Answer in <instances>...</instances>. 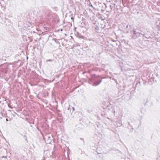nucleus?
I'll return each mask as SVG.
<instances>
[{"mask_svg": "<svg viewBox=\"0 0 160 160\" xmlns=\"http://www.w3.org/2000/svg\"><path fill=\"white\" fill-rule=\"evenodd\" d=\"M130 32L131 34V37L133 39H136L140 35V33H139L136 32L134 30L131 31Z\"/></svg>", "mask_w": 160, "mask_h": 160, "instance_id": "nucleus-1", "label": "nucleus"}, {"mask_svg": "<svg viewBox=\"0 0 160 160\" xmlns=\"http://www.w3.org/2000/svg\"><path fill=\"white\" fill-rule=\"evenodd\" d=\"M115 4L114 3H111L109 5V8H107V10H108V11H112V9L113 8H115Z\"/></svg>", "mask_w": 160, "mask_h": 160, "instance_id": "nucleus-2", "label": "nucleus"}, {"mask_svg": "<svg viewBox=\"0 0 160 160\" xmlns=\"http://www.w3.org/2000/svg\"><path fill=\"white\" fill-rule=\"evenodd\" d=\"M104 19H102L101 21V28H103L106 26V24L104 22L103 20Z\"/></svg>", "mask_w": 160, "mask_h": 160, "instance_id": "nucleus-3", "label": "nucleus"}, {"mask_svg": "<svg viewBox=\"0 0 160 160\" xmlns=\"http://www.w3.org/2000/svg\"><path fill=\"white\" fill-rule=\"evenodd\" d=\"M102 8L101 9V10L102 11H104L105 9L107 8L106 5L104 3H103V4L102 5Z\"/></svg>", "mask_w": 160, "mask_h": 160, "instance_id": "nucleus-4", "label": "nucleus"}, {"mask_svg": "<svg viewBox=\"0 0 160 160\" xmlns=\"http://www.w3.org/2000/svg\"><path fill=\"white\" fill-rule=\"evenodd\" d=\"M126 28H127L128 30H130L131 28V26L129 25H127L124 29H125Z\"/></svg>", "mask_w": 160, "mask_h": 160, "instance_id": "nucleus-5", "label": "nucleus"}, {"mask_svg": "<svg viewBox=\"0 0 160 160\" xmlns=\"http://www.w3.org/2000/svg\"><path fill=\"white\" fill-rule=\"evenodd\" d=\"M129 32V30H126V33H128Z\"/></svg>", "mask_w": 160, "mask_h": 160, "instance_id": "nucleus-6", "label": "nucleus"}]
</instances>
